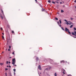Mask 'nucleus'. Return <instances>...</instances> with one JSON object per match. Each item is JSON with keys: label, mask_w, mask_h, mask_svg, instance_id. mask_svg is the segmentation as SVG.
<instances>
[{"label": "nucleus", "mask_w": 76, "mask_h": 76, "mask_svg": "<svg viewBox=\"0 0 76 76\" xmlns=\"http://www.w3.org/2000/svg\"><path fill=\"white\" fill-rule=\"evenodd\" d=\"M1 31H2L3 30V28L2 27L1 28Z\"/></svg>", "instance_id": "29"}, {"label": "nucleus", "mask_w": 76, "mask_h": 76, "mask_svg": "<svg viewBox=\"0 0 76 76\" xmlns=\"http://www.w3.org/2000/svg\"><path fill=\"white\" fill-rule=\"evenodd\" d=\"M39 60V59L38 58V57H36V60H37V61H38V60Z\"/></svg>", "instance_id": "11"}, {"label": "nucleus", "mask_w": 76, "mask_h": 76, "mask_svg": "<svg viewBox=\"0 0 76 76\" xmlns=\"http://www.w3.org/2000/svg\"><path fill=\"white\" fill-rule=\"evenodd\" d=\"M71 19L72 20V19H73V18H71Z\"/></svg>", "instance_id": "42"}, {"label": "nucleus", "mask_w": 76, "mask_h": 76, "mask_svg": "<svg viewBox=\"0 0 76 76\" xmlns=\"http://www.w3.org/2000/svg\"><path fill=\"white\" fill-rule=\"evenodd\" d=\"M2 35H4V33H2Z\"/></svg>", "instance_id": "40"}, {"label": "nucleus", "mask_w": 76, "mask_h": 76, "mask_svg": "<svg viewBox=\"0 0 76 76\" xmlns=\"http://www.w3.org/2000/svg\"><path fill=\"white\" fill-rule=\"evenodd\" d=\"M72 34L73 35H74L76 37V34H75V33L74 32H72Z\"/></svg>", "instance_id": "5"}, {"label": "nucleus", "mask_w": 76, "mask_h": 76, "mask_svg": "<svg viewBox=\"0 0 76 76\" xmlns=\"http://www.w3.org/2000/svg\"><path fill=\"white\" fill-rule=\"evenodd\" d=\"M0 64L1 66H3V64H4L3 63H0Z\"/></svg>", "instance_id": "8"}, {"label": "nucleus", "mask_w": 76, "mask_h": 76, "mask_svg": "<svg viewBox=\"0 0 76 76\" xmlns=\"http://www.w3.org/2000/svg\"><path fill=\"white\" fill-rule=\"evenodd\" d=\"M65 31L66 32H68V31H69V30L67 28H65Z\"/></svg>", "instance_id": "3"}, {"label": "nucleus", "mask_w": 76, "mask_h": 76, "mask_svg": "<svg viewBox=\"0 0 76 76\" xmlns=\"http://www.w3.org/2000/svg\"><path fill=\"white\" fill-rule=\"evenodd\" d=\"M60 4H62V2H60Z\"/></svg>", "instance_id": "41"}, {"label": "nucleus", "mask_w": 76, "mask_h": 76, "mask_svg": "<svg viewBox=\"0 0 76 76\" xmlns=\"http://www.w3.org/2000/svg\"><path fill=\"white\" fill-rule=\"evenodd\" d=\"M52 3H53V4H55V2L54 1H53Z\"/></svg>", "instance_id": "24"}, {"label": "nucleus", "mask_w": 76, "mask_h": 76, "mask_svg": "<svg viewBox=\"0 0 76 76\" xmlns=\"http://www.w3.org/2000/svg\"><path fill=\"white\" fill-rule=\"evenodd\" d=\"M53 1L54 0H52Z\"/></svg>", "instance_id": "56"}, {"label": "nucleus", "mask_w": 76, "mask_h": 76, "mask_svg": "<svg viewBox=\"0 0 76 76\" xmlns=\"http://www.w3.org/2000/svg\"><path fill=\"white\" fill-rule=\"evenodd\" d=\"M8 61H7V64H8Z\"/></svg>", "instance_id": "35"}, {"label": "nucleus", "mask_w": 76, "mask_h": 76, "mask_svg": "<svg viewBox=\"0 0 76 76\" xmlns=\"http://www.w3.org/2000/svg\"><path fill=\"white\" fill-rule=\"evenodd\" d=\"M45 70H48V68H46L45 69Z\"/></svg>", "instance_id": "46"}, {"label": "nucleus", "mask_w": 76, "mask_h": 76, "mask_svg": "<svg viewBox=\"0 0 76 76\" xmlns=\"http://www.w3.org/2000/svg\"><path fill=\"white\" fill-rule=\"evenodd\" d=\"M74 29L75 31H76V28L75 27L74 28Z\"/></svg>", "instance_id": "19"}, {"label": "nucleus", "mask_w": 76, "mask_h": 76, "mask_svg": "<svg viewBox=\"0 0 76 76\" xmlns=\"http://www.w3.org/2000/svg\"><path fill=\"white\" fill-rule=\"evenodd\" d=\"M14 66H17L16 65H14Z\"/></svg>", "instance_id": "48"}, {"label": "nucleus", "mask_w": 76, "mask_h": 76, "mask_svg": "<svg viewBox=\"0 0 76 76\" xmlns=\"http://www.w3.org/2000/svg\"><path fill=\"white\" fill-rule=\"evenodd\" d=\"M48 1V3H50L51 1H50V0H49Z\"/></svg>", "instance_id": "17"}, {"label": "nucleus", "mask_w": 76, "mask_h": 76, "mask_svg": "<svg viewBox=\"0 0 76 76\" xmlns=\"http://www.w3.org/2000/svg\"><path fill=\"white\" fill-rule=\"evenodd\" d=\"M66 24L67 25H68L69 24V23L67 21L66 23Z\"/></svg>", "instance_id": "13"}, {"label": "nucleus", "mask_w": 76, "mask_h": 76, "mask_svg": "<svg viewBox=\"0 0 76 76\" xmlns=\"http://www.w3.org/2000/svg\"><path fill=\"white\" fill-rule=\"evenodd\" d=\"M9 63H10V62H9Z\"/></svg>", "instance_id": "47"}, {"label": "nucleus", "mask_w": 76, "mask_h": 76, "mask_svg": "<svg viewBox=\"0 0 76 76\" xmlns=\"http://www.w3.org/2000/svg\"><path fill=\"white\" fill-rule=\"evenodd\" d=\"M68 32L69 34H71V33H70V32L69 31H68Z\"/></svg>", "instance_id": "16"}, {"label": "nucleus", "mask_w": 76, "mask_h": 76, "mask_svg": "<svg viewBox=\"0 0 76 76\" xmlns=\"http://www.w3.org/2000/svg\"><path fill=\"white\" fill-rule=\"evenodd\" d=\"M15 58H13L12 60V64H13V65H15Z\"/></svg>", "instance_id": "1"}, {"label": "nucleus", "mask_w": 76, "mask_h": 76, "mask_svg": "<svg viewBox=\"0 0 76 76\" xmlns=\"http://www.w3.org/2000/svg\"><path fill=\"white\" fill-rule=\"evenodd\" d=\"M73 25H71V26H70V28H72V27H73Z\"/></svg>", "instance_id": "9"}, {"label": "nucleus", "mask_w": 76, "mask_h": 76, "mask_svg": "<svg viewBox=\"0 0 76 76\" xmlns=\"http://www.w3.org/2000/svg\"><path fill=\"white\" fill-rule=\"evenodd\" d=\"M35 1H36V2H37V0H35Z\"/></svg>", "instance_id": "44"}, {"label": "nucleus", "mask_w": 76, "mask_h": 76, "mask_svg": "<svg viewBox=\"0 0 76 76\" xmlns=\"http://www.w3.org/2000/svg\"><path fill=\"white\" fill-rule=\"evenodd\" d=\"M12 33H15V32H14V31H12Z\"/></svg>", "instance_id": "32"}, {"label": "nucleus", "mask_w": 76, "mask_h": 76, "mask_svg": "<svg viewBox=\"0 0 76 76\" xmlns=\"http://www.w3.org/2000/svg\"><path fill=\"white\" fill-rule=\"evenodd\" d=\"M64 63V61H61V63Z\"/></svg>", "instance_id": "6"}, {"label": "nucleus", "mask_w": 76, "mask_h": 76, "mask_svg": "<svg viewBox=\"0 0 76 76\" xmlns=\"http://www.w3.org/2000/svg\"><path fill=\"white\" fill-rule=\"evenodd\" d=\"M75 38H76V37H75Z\"/></svg>", "instance_id": "54"}, {"label": "nucleus", "mask_w": 76, "mask_h": 76, "mask_svg": "<svg viewBox=\"0 0 76 76\" xmlns=\"http://www.w3.org/2000/svg\"><path fill=\"white\" fill-rule=\"evenodd\" d=\"M39 69V70H41V65H39L38 67Z\"/></svg>", "instance_id": "4"}, {"label": "nucleus", "mask_w": 76, "mask_h": 76, "mask_svg": "<svg viewBox=\"0 0 76 76\" xmlns=\"http://www.w3.org/2000/svg\"><path fill=\"white\" fill-rule=\"evenodd\" d=\"M13 70H14V72H16V69H13Z\"/></svg>", "instance_id": "28"}, {"label": "nucleus", "mask_w": 76, "mask_h": 76, "mask_svg": "<svg viewBox=\"0 0 76 76\" xmlns=\"http://www.w3.org/2000/svg\"><path fill=\"white\" fill-rule=\"evenodd\" d=\"M68 22L69 23V25H71V24H72V22H70V21H68Z\"/></svg>", "instance_id": "7"}, {"label": "nucleus", "mask_w": 76, "mask_h": 76, "mask_svg": "<svg viewBox=\"0 0 76 76\" xmlns=\"http://www.w3.org/2000/svg\"><path fill=\"white\" fill-rule=\"evenodd\" d=\"M0 17H1V18L2 19H3V16H1Z\"/></svg>", "instance_id": "10"}, {"label": "nucleus", "mask_w": 76, "mask_h": 76, "mask_svg": "<svg viewBox=\"0 0 76 76\" xmlns=\"http://www.w3.org/2000/svg\"><path fill=\"white\" fill-rule=\"evenodd\" d=\"M9 67V66H7V67Z\"/></svg>", "instance_id": "49"}, {"label": "nucleus", "mask_w": 76, "mask_h": 76, "mask_svg": "<svg viewBox=\"0 0 76 76\" xmlns=\"http://www.w3.org/2000/svg\"><path fill=\"white\" fill-rule=\"evenodd\" d=\"M1 11L2 12V13H3V15H4V12H3V10H1Z\"/></svg>", "instance_id": "14"}, {"label": "nucleus", "mask_w": 76, "mask_h": 76, "mask_svg": "<svg viewBox=\"0 0 76 76\" xmlns=\"http://www.w3.org/2000/svg\"><path fill=\"white\" fill-rule=\"evenodd\" d=\"M8 70V69H7V68H5V70H6H6Z\"/></svg>", "instance_id": "30"}, {"label": "nucleus", "mask_w": 76, "mask_h": 76, "mask_svg": "<svg viewBox=\"0 0 76 76\" xmlns=\"http://www.w3.org/2000/svg\"><path fill=\"white\" fill-rule=\"evenodd\" d=\"M63 7H65V6H64V5L63 6Z\"/></svg>", "instance_id": "45"}, {"label": "nucleus", "mask_w": 76, "mask_h": 76, "mask_svg": "<svg viewBox=\"0 0 76 76\" xmlns=\"http://www.w3.org/2000/svg\"><path fill=\"white\" fill-rule=\"evenodd\" d=\"M2 38H4V36H2Z\"/></svg>", "instance_id": "36"}, {"label": "nucleus", "mask_w": 76, "mask_h": 76, "mask_svg": "<svg viewBox=\"0 0 76 76\" xmlns=\"http://www.w3.org/2000/svg\"><path fill=\"white\" fill-rule=\"evenodd\" d=\"M9 67H10V68H11V66H9Z\"/></svg>", "instance_id": "43"}, {"label": "nucleus", "mask_w": 76, "mask_h": 76, "mask_svg": "<svg viewBox=\"0 0 76 76\" xmlns=\"http://www.w3.org/2000/svg\"><path fill=\"white\" fill-rule=\"evenodd\" d=\"M42 10V12H44V10H45V9H43Z\"/></svg>", "instance_id": "21"}, {"label": "nucleus", "mask_w": 76, "mask_h": 76, "mask_svg": "<svg viewBox=\"0 0 76 76\" xmlns=\"http://www.w3.org/2000/svg\"><path fill=\"white\" fill-rule=\"evenodd\" d=\"M57 3H58V2H57Z\"/></svg>", "instance_id": "52"}, {"label": "nucleus", "mask_w": 76, "mask_h": 76, "mask_svg": "<svg viewBox=\"0 0 76 76\" xmlns=\"http://www.w3.org/2000/svg\"><path fill=\"white\" fill-rule=\"evenodd\" d=\"M3 39H4V38H3Z\"/></svg>", "instance_id": "53"}, {"label": "nucleus", "mask_w": 76, "mask_h": 76, "mask_svg": "<svg viewBox=\"0 0 76 76\" xmlns=\"http://www.w3.org/2000/svg\"><path fill=\"white\" fill-rule=\"evenodd\" d=\"M65 73H66V71L64 69H63L62 70V74L63 75H65Z\"/></svg>", "instance_id": "2"}, {"label": "nucleus", "mask_w": 76, "mask_h": 76, "mask_svg": "<svg viewBox=\"0 0 76 76\" xmlns=\"http://www.w3.org/2000/svg\"><path fill=\"white\" fill-rule=\"evenodd\" d=\"M61 13H63V12H64V11H63V10H61Z\"/></svg>", "instance_id": "12"}, {"label": "nucleus", "mask_w": 76, "mask_h": 76, "mask_svg": "<svg viewBox=\"0 0 76 76\" xmlns=\"http://www.w3.org/2000/svg\"><path fill=\"white\" fill-rule=\"evenodd\" d=\"M61 29H62L63 30V31H64V28H63L62 27V28H61Z\"/></svg>", "instance_id": "26"}, {"label": "nucleus", "mask_w": 76, "mask_h": 76, "mask_svg": "<svg viewBox=\"0 0 76 76\" xmlns=\"http://www.w3.org/2000/svg\"><path fill=\"white\" fill-rule=\"evenodd\" d=\"M59 22L60 24L61 23V20H59Z\"/></svg>", "instance_id": "18"}, {"label": "nucleus", "mask_w": 76, "mask_h": 76, "mask_svg": "<svg viewBox=\"0 0 76 76\" xmlns=\"http://www.w3.org/2000/svg\"><path fill=\"white\" fill-rule=\"evenodd\" d=\"M64 20V21H65V22H67V21L66 20Z\"/></svg>", "instance_id": "31"}, {"label": "nucleus", "mask_w": 76, "mask_h": 76, "mask_svg": "<svg viewBox=\"0 0 76 76\" xmlns=\"http://www.w3.org/2000/svg\"><path fill=\"white\" fill-rule=\"evenodd\" d=\"M9 48H10V49L11 48V46H9Z\"/></svg>", "instance_id": "34"}, {"label": "nucleus", "mask_w": 76, "mask_h": 76, "mask_svg": "<svg viewBox=\"0 0 76 76\" xmlns=\"http://www.w3.org/2000/svg\"><path fill=\"white\" fill-rule=\"evenodd\" d=\"M68 32L69 34H71V33H70V32L69 31H68Z\"/></svg>", "instance_id": "15"}, {"label": "nucleus", "mask_w": 76, "mask_h": 76, "mask_svg": "<svg viewBox=\"0 0 76 76\" xmlns=\"http://www.w3.org/2000/svg\"><path fill=\"white\" fill-rule=\"evenodd\" d=\"M74 3H76V0L75 1Z\"/></svg>", "instance_id": "39"}, {"label": "nucleus", "mask_w": 76, "mask_h": 76, "mask_svg": "<svg viewBox=\"0 0 76 76\" xmlns=\"http://www.w3.org/2000/svg\"><path fill=\"white\" fill-rule=\"evenodd\" d=\"M3 53V52H2Z\"/></svg>", "instance_id": "55"}, {"label": "nucleus", "mask_w": 76, "mask_h": 76, "mask_svg": "<svg viewBox=\"0 0 76 76\" xmlns=\"http://www.w3.org/2000/svg\"><path fill=\"white\" fill-rule=\"evenodd\" d=\"M74 34H76V31H74Z\"/></svg>", "instance_id": "22"}, {"label": "nucleus", "mask_w": 76, "mask_h": 76, "mask_svg": "<svg viewBox=\"0 0 76 76\" xmlns=\"http://www.w3.org/2000/svg\"><path fill=\"white\" fill-rule=\"evenodd\" d=\"M56 20H58V18H55Z\"/></svg>", "instance_id": "25"}, {"label": "nucleus", "mask_w": 76, "mask_h": 76, "mask_svg": "<svg viewBox=\"0 0 76 76\" xmlns=\"http://www.w3.org/2000/svg\"><path fill=\"white\" fill-rule=\"evenodd\" d=\"M6 50L7 51V49H6Z\"/></svg>", "instance_id": "51"}, {"label": "nucleus", "mask_w": 76, "mask_h": 76, "mask_svg": "<svg viewBox=\"0 0 76 76\" xmlns=\"http://www.w3.org/2000/svg\"><path fill=\"white\" fill-rule=\"evenodd\" d=\"M59 26H60V27H61V24H60V25H59Z\"/></svg>", "instance_id": "38"}, {"label": "nucleus", "mask_w": 76, "mask_h": 76, "mask_svg": "<svg viewBox=\"0 0 76 76\" xmlns=\"http://www.w3.org/2000/svg\"><path fill=\"white\" fill-rule=\"evenodd\" d=\"M12 58L11 57H10V58Z\"/></svg>", "instance_id": "50"}, {"label": "nucleus", "mask_w": 76, "mask_h": 76, "mask_svg": "<svg viewBox=\"0 0 76 76\" xmlns=\"http://www.w3.org/2000/svg\"><path fill=\"white\" fill-rule=\"evenodd\" d=\"M12 54H13V55H15V52H13L12 53Z\"/></svg>", "instance_id": "23"}, {"label": "nucleus", "mask_w": 76, "mask_h": 76, "mask_svg": "<svg viewBox=\"0 0 76 76\" xmlns=\"http://www.w3.org/2000/svg\"><path fill=\"white\" fill-rule=\"evenodd\" d=\"M6 76H7V73H5Z\"/></svg>", "instance_id": "37"}, {"label": "nucleus", "mask_w": 76, "mask_h": 76, "mask_svg": "<svg viewBox=\"0 0 76 76\" xmlns=\"http://www.w3.org/2000/svg\"><path fill=\"white\" fill-rule=\"evenodd\" d=\"M55 76H57V73H55Z\"/></svg>", "instance_id": "20"}, {"label": "nucleus", "mask_w": 76, "mask_h": 76, "mask_svg": "<svg viewBox=\"0 0 76 76\" xmlns=\"http://www.w3.org/2000/svg\"><path fill=\"white\" fill-rule=\"evenodd\" d=\"M57 23L58 24V25H59V24H60V23H59V22L58 21L57 22Z\"/></svg>", "instance_id": "27"}, {"label": "nucleus", "mask_w": 76, "mask_h": 76, "mask_svg": "<svg viewBox=\"0 0 76 76\" xmlns=\"http://www.w3.org/2000/svg\"><path fill=\"white\" fill-rule=\"evenodd\" d=\"M8 51H10V49H8Z\"/></svg>", "instance_id": "33"}]
</instances>
